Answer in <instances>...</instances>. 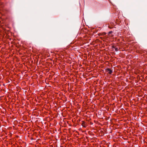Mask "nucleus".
<instances>
[{
	"label": "nucleus",
	"mask_w": 147,
	"mask_h": 147,
	"mask_svg": "<svg viewBox=\"0 0 147 147\" xmlns=\"http://www.w3.org/2000/svg\"><path fill=\"white\" fill-rule=\"evenodd\" d=\"M113 47L114 48L115 51H118L119 50V48L117 47H114V46H113Z\"/></svg>",
	"instance_id": "7ed1b4c3"
},
{
	"label": "nucleus",
	"mask_w": 147,
	"mask_h": 147,
	"mask_svg": "<svg viewBox=\"0 0 147 147\" xmlns=\"http://www.w3.org/2000/svg\"><path fill=\"white\" fill-rule=\"evenodd\" d=\"M106 71L109 74H111L112 72L111 69L109 68H107L106 69Z\"/></svg>",
	"instance_id": "f257e3e1"
},
{
	"label": "nucleus",
	"mask_w": 147,
	"mask_h": 147,
	"mask_svg": "<svg viewBox=\"0 0 147 147\" xmlns=\"http://www.w3.org/2000/svg\"><path fill=\"white\" fill-rule=\"evenodd\" d=\"M82 125L83 127H85L87 126L86 123L84 122V121H82Z\"/></svg>",
	"instance_id": "f03ea898"
}]
</instances>
